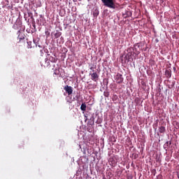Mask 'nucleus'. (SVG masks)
Here are the masks:
<instances>
[{
    "label": "nucleus",
    "mask_w": 179,
    "mask_h": 179,
    "mask_svg": "<svg viewBox=\"0 0 179 179\" xmlns=\"http://www.w3.org/2000/svg\"><path fill=\"white\" fill-rule=\"evenodd\" d=\"M103 95L105 96V97H108V96H110V92H103Z\"/></svg>",
    "instance_id": "obj_10"
},
{
    "label": "nucleus",
    "mask_w": 179,
    "mask_h": 179,
    "mask_svg": "<svg viewBox=\"0 0 179 179\" xmlns=\"http://www.w3.org/2000/svg\"><path fill=\"white\" fill-rule=\"evenodd\" d=\"M62 33L59 31H56V33L55 34V38H59L61 37Z\"/></svg>",
    "instance_id": "obj_7"
},
{
    "label": "nucleus",
    "mask_w": 179,
    "mask_h": 179,
    "mask_svg": "<svg viewBox=\"0 0 179 179\" xmlns=\"http://www.w3.org/2000/svg\"><path fill=\"white\" fill-rule=\"evenodd\" d=\"M28 44V48H31V41L27 42Z\"/></svg>",
    "instance_id": "obj_12"
},
{
    "label": "nucleus",
    "mask_w": 179,
    "mask_h": 179,
    "mask_svg": "<svg viewBox=\"0 0 179 179\" xmlns=\"http://www.w3.org/2000/svg\"><path fill=\"white\" fill-rule=\"evenodd\" d=\"M91 79L94 82H97V80H99V75L97 74V73H92L91 74Z\"/></svg>",
    "instance_id": "obj_4"
},
{
    "label": "nucleus",
    "mask_w": 179,
    "mask_h": 179,
    "mask_svg": "<svg viewBox=\"0 0 179 179\" xmlns=\"http://www.w3.org/2000/svg\"><path fill=\"white\" fill-rule=\"evenodd\" d=\"M101 2L103 3L104 6L110 9H116L117 8L114 0H101Z\"/></svg>",
    "instance_id": "obj_1"
},
{
    "label": "nucleus",
    "mask_w": 179,
    "mask_h": 179,
    "mask_svg": "<svg viewBox=\"0 0 179 179\" xmlns=\"http://www.w3.org/2000/svg\"><path fill=\"white\" fill-rule=\"evenodd\" d=\"M93 15L95 17H97L99 16V10H95Z\"/></svg>",
    "instance_id": "obj_9"
},
{
    "label": "nucleus",
    "mask_w": 179,
    "mask_h": 179,
    "mask_svg": "<svg viewBox=\"0 0 179 179\" xmlns=\"http://www.w3.org/2000/svg\"><path fill=\"white\" fill-rule=\"evenodd\" d=\"M64 89L69 96H71V94H72L73 92V88H72L71 86L66 85Z\"/></svg>",
    "instance_id": "obj_2"
},
{
    "label": "nucleus",
    "mask_w": 179,
    "mask_h": 179,
    "mask_svg": "<svg viewBox=\"0 0 179 179\" xmlns=\"http://www.w3.org/2000/svg\"><path fill=\"white\" fill-rule=\"evenodd\" d=\"M45 36H46L47 37H50V32H49L48 30L45 31Z\"/></svg>",
    "instance_id": "obj_11"
},
{
    "label": "nucleus",
    "mask_w": 179,
    "mask_h": 179,
    "mask_svg": "<svg viewBox=\"0 0 179 179\" xmlns=\"http://www.w3.org/2000/svg\"><path fill=\"white\" fill-rule=\"evenodd\" d=\"M159 134H164V132H166V127L161 126L160 127H159Z\"/></svg>",
    "instance_id": "obj_6"
},
{
    "label": "nucleus",
    "mask_w": 179,
    "mask_h": 179,
    "mask_svg": "<svg viewBox=\"0 0 179 179\" xmlns=\"http://www.w3.org/2000/svg\"><path fill=\"white\" fill-rule=\"evenodd\" d=\"M78 1H82V0H78Z\"/></svg>",
    "instance_id": "obj_14"
},
{
    "label": "nucleus",
    "mask_w": 179,
    "mask_h": 179,
    "mask_svg": "<svg viewBox=\"0 0 179 179\" xmlns=\"http://www.w3.org/2000/svg\"><path fill=\"white\" fill-rule=\"evenodd\" d=\"M115 80L117 83H122L124 82V78H122V74L117 73L115 76Z\"/></svg>",
    "instance_id": "obj_3"
},
{
    "label": "nucleus",
    "mask_w": 179,
    "mask_h": 179,
    "mask_svg": "<svg viewBox=\"0 0 179 179\" xmlns=\"http://www.w3.org/2000/svg\"><path fill=\"white\" fill-rule=\"evenodd\" d=\"M52 62H57V59L55 58H52V60H51Z\"/></svg>",
    "instance_id": "obj_13"
},
{
    "label": "nucleus",
    "mask_w": 179,
    "mask_h": 179,
    "mask_svg": "<svg viewBox=\"0 0 179 179\" xmlns=\"http://www.w3.org/2000/svg\"><path fill=\"white\" fill-rule=\"evenodd\" d=\"M80 110L82 111H86V103H83L81 104Z\"/></svg>",
    "instance_id": "obj_8"
},
{
    "label": "nucleus",
    "mask_w": 179,
    "mask_h": 179,
    "mask_svg": "<svg viewBox=\"0 0 179 179\" xmlns=\"http://www.w3.org/2000/svg\"><path fill=\"white\" fill-rule=\"evenodd\" d=\"M165 76L166 78H171V70H166L165 71Z\"/></svg>",
    "instance_id": "obj_5"
}]
</instances>
